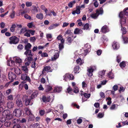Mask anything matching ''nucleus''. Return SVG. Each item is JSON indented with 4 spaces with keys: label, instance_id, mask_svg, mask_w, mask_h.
<instances>
[{
    "label": "nucleus",
    "instance_id": "4be33fe9",
    "mask_svg": "<svg viewBox=\"0 0 128 128\" xmlns=\"http://www.w3.org/2000/svg\"><path fill=\"white\" fill-rule=\"evenodd\" d=\"M59 56V53L58 51H56L55 52V54L54 56V57L52 58V60H56L58 58Z\"/></svg>",
    "mask_w": 128,
    "mask_h": 128
},
{
    "label": "nucleus",
    "instance_id": "ea45409f",
    "mask_svg": "<svg viewBox=\"0 0 128 128\" xmlns=\"http://www.w3.org/2000/svg\"><path fill=\"white\" fill-rule=\"evenodd\" d=\"M79 90L78 87L76 86H74V88L73 92L76 93H78L79 92Z\"/></svg>",
    "mask_w": 128,
    "mask_h": 128
},
{
    "label": "nucleus",
    "instance_id": "6e6d98bb",
    "mask_svg": "<svg viewBox=\"0 0 128 128\" xmlns=\"http://www.w3.org/2000/svg\"><path fill=\"white\" fill-rule=\"evenodd\" d=\"M6 118L5 117L2 116L0 118V122L3 123L5 122Z\"/></svg>",
    "mask_w": 128,
    "mask_h": 128
},
{
    "label": "nucleus",
    "instance_id": "6e6552de",
    "mask_svg": "<svg viewBox=\"0 0 128 128\" xmlns=\"http://www.w3.org/2000/svg\"><path fill=\"white\" fill-rule=\"evenodd\" d=\"M112 46L114 50H117L119 48L120 45L118 42L114 41L112 44Z\"/></svg>",
    "mask_w": 128,
    "mask_h": 128
},
{
    "label": "nucleus",
    "instance_id": "393cba45",
    "mask_svg": "<svg viewBox=\"0 0 128 128\" xmlns=\"http://www.w3.org/2000/svg\"><path fill=\"white\" fill-rule=\"evenodd\" d=\"M80 68L79 66H76L74 68V73L76 74V73H79V70Z\"/></svg>",
    "mask_w": 128,
    "mask_h": 128
},
{
    "label": "nucleus",
    "instance_id": "f704fd0d",
    "mask_svg": "<svg viewBox=\"0 0 128 128\" xmlns=\"http://www.w3.org/2000/svg\"><path fill=\"white\" fill-rule=\"evenodd\" d=\"M25 110H26V114L28 115H31L32 113L28 108H25Z\"/></svg>",
    "mask_w": 128,
    "mask_h": 128
},
{
    "label": "nucleus",
    "instance_id": "774afa93",
    "mask_svg": "<svg viewBox=\"0 0 128 128\" xmlns=\"http://www.w3.org/2000/svg\"><path fill=\"white\" fill-rule=\"evenodd\" d=\"M46 37L48 39H51L52 38V35L51 34H47Z\"/></svg>",
    "mask_w": 128,
    "mask_h": 128
},
{
    "label": "nucleus",
    "instance_id": "c85d7f7f",
    "mask_svg": "<svg viewBox=\"0 0 128 128\" xmlns=\"http://www.w3.org/2000/svg\"><path fill=\"white\" fill-rule=\"evenodd\" d=\"M22 70L25 72V73L28 74V69L26 66H22Z\"/></svg>",
    "mask_w": 128,
    "mask_h": 128
},
{
    "label": "nucleus",
    "instance_id": "2eb2a0df",
    "mask_svg": "<svg viewBox=\"0 0 128 128\" xmlns=\"http://www.w3.org/2000/svg\"><path fill=\"white\" fill-rule=\"evenodd\" d=\"M61 43L59 44V48L60 51L61 50L64 48V40H60Z\"/></svg>",
    "mask_w": 128,
    "mask_h": 128
},
{
    "label": "nucleus",
    "instance_id": "7c9ffc66",
    "mask_svg": "<svg viewBox=\"0 0 128 128\" xmlns=\"http://www.w3.org/2000/svg\"><path fill=\"white\" fill-rule=\"evenodd\" d=\"M32 46V45L30 43H28L27 45L25 46V50H30Z\"/></svg>",
    "mask_w": 128,
    "mask_h": 128
},
{
    "label": "nucleus",
    "instance_id": "2f4dec72",
    "mask_svg": "<svg viewBox=\"0 0 128 128\" xmlns=\"http://www.w3.org/2000/svg\"><path fill=\"white\" fill-rule=\"evenodd\" d=\"M3 114H5L6 116L10 114V110H4V111L3 110Z\"/></svg>",
    "mask_w": 128,
    "mask_h": 128
},
{
    "label": "nucleus",
    "instance_id": "bb28decb",
    "mask_svg": "<svg viewBox=\"0 0 128 128\" xmlns=\"http://www.w3.org/2000/svg\"><path fill=\"white\" fill-rule=\"evenodd\" d=\"M96 12L99 14V15L100 14H102L103 12V9L102 8H100L99 9H98L96 11Z\"/></svg>",
    "mask_w": 128,
    "mask_h": 128
},
{
    "label": "nucleus",
    "instance_id": "c03bdc74",
    "mask_svg": "<svg viewBox=\"0 0 128 128\" xmlns=\"http://www.w3.org/2000/svg\"><path fill=\"white\" fill-rule=\"evenodd\" d=\"M116 106H118V105L117 104H113L110 107V108L111 110H114L116 109Z\"/></svg>",
    "mask_w": 128,
    "mask_h": 128
},
{
    "label": "nucleus",
    "instance_id": "e433bc0d",
    "mask_svg": "<svg viewBox=\"0 0 128 128\" xmlns=\"http://www.w3.org/2000/svg\"><path fill=\"white\" fill-rule=\"evenodd\" d=\"M105 71L104 70L102 72H99V76H101V77L103 76L105 74Z\"/></svg>",
    "mask_w": 128,
    "mask_h": 128
},
{
    "label": "nucleus",
    "instance_id": "0e129e2a",
    "mask_svg": "<svg viewBox=\"0 0 128 128\" xmlns=\"http://www.w3.org/2000/svg\"><path fill=\"white\" fill-rule=\"evenodd\" d=\"M13 128H22L21 126L19 124H16L13 126Z\"/></svg>",
    "mask_w": 128,
    "mask_h": 128
},
{
    "label": "nucleus",
    "instance_id": "a18cd8bd",
    "mask_svg": "<svg viewBox=\"0 0 128 128\" xmlns=\"http://www.w3.org/2000/svg\"><path fill=\"white\" fill-rule=\"evenodd\" d=\"M27 30L25 28H22L20 30V33L21 34H24L26 32Z\"/></svg>",
    "mask_w": 128,
    "mask_h": 128
},
{
    "label": "nucleus",
    "instance_id": "7ed1b4c3",
    "mask_svg": "<svg viewBox=\"0 0 128 128\" xmlns=\"http://www.w3.org/2000/svg\"><path fill=\"white\" fill-rule=\"evenodd\" d=\"M27 74L25 73L22 74L21 76V80L24 81L22 82V83H26V82L25 81V80L29 82H31V80L29 76L27 75Z\"/></svg>",
    "mask_w": 128,
    "mask_h": 128
},
{
    "label": "nucleus",
    "instance_id": "9b49d317",
    "mask_svg": "<svg viewBox=\"0 0 128 128\" xmlns=\"http://www.w3.org/2000/svg\"><path fill=\"white\" fill-rule=\"evenodd\" d=\"M71 76H72L73 78H71L72 79H74V76L71 74H66L64 76V80L66 81L69 78V77H71Z\"/></svg>",
    "mask_w": 128,
    "mask_h": 128
},
{
    "label": "nucleus",
    "instance_id": "0eeeda50",
    "mask_svg": "<svg viewBox=\"0 0 128 128\" xmlns=\"http://www.w3.org/2000/svg\"><path fill=\"white\" fill-rule=\"evenodd\" d=\"M50 96H43L42 98V100L43 102H44L46 103L47 102H50Z\"/></svg>",
    "mask_w": 128,
    "mask_h": 128
},
{
    "label": "nucleus",
    "instance_id": "f03ea898",
    "mask_svg": "<svg viewBox=\"0 0 128 128\" xmlns=\"http://www.w3.org/2000/svg\"><path fill=\"white\" fill-rule=\"evenodd\" d=\"M22 114L21 109H16L13 112V114L14 116L17 118H19L21 116Z\"/></svg>",
    "mask_w": 128,
    "mask_h": 128
},
{
    "label": "nucleus",
    "instance_id": "9d476101",
    "mask_svg": "<svg viewBox=\"0 0 128 128\" xmlns=\"http://www.w3.org/2000/svg\"><path fill=\"white\" fill-rule=\"evenodd\" d=\"M7 107L9 109H11L13 108L14 104L12 101H9L7 103Z\"/></svg>",
    "mask_w": 128,
    "mask_h": 128
},
{
    "label": "nucleus",
    "instance_id": "052dcab7",
    "mask_svg": "<svg viewBox=\"0 0 128 128\" xmlns=\"http://www.w3.org/2000/svg\"><path fill=\"white\" fill-rule=\"evenodd\" d=\"M15 12L14 11H12V12L11 13L10 15V16L11 18H14L15 16Z\"/></svg>",
    "mask_w": 128,
    "mask_h": 128
},
{
    "label": "nucleus",
    "instance_id": "4c0bfd02",
    "mask_svg": "<svg viewBox=\"0 0 128 128\" xmlns=\"http://www.w3.org/2000/svg\"><path fill=\"white\" fill-rule=\"evenodd\" d=\"M37 94L36 92H34L32 94H31L30 96L31 98V99H32L34 98L37 96Z\"/></svg>",
    "mask_w": 128,
    "mask_h": 128
},
{
    "label": "nucleus",
    "instance_id": "c756f323",
    "mask_svg": "<svg viewBox=\"0 0 128 128\" xmlns=\"http://www.w3.org/2000/svg\"><path fill=\"white\" fill-rule=\"evenodd\" d=\"M108 76L110 79H112L114 78L113 74L111 72H110L108 74Z\"/></svg>",
    "mask_w": 128,
    "mask_h": 128
},
{
    "label": "nucleus",
    "instance_id": "de8ad7c7",
    "mask_svg": "<svg viewBox=\"0 0 128 128\" xmlns=\"http://www.w3.org/2000/svg\"><path fill=\"white\" fill-rule=\"evenodd\" d=\"M83 95L84 97L88 98H89L90 96V94H87L86 93H84L83 94Z\"/></svg>",
    "mask_w": 128,
    "mask_h": 128
},
{
    "label": "nucleus",
    "instance_id": "f257e3e1",
    "mask_svg": "<svg viewBox=\"0 0 128 128\" xmlns=\"http://www.w3.org/2000/svg\"><path fill=\"white\" fill-rule=\"evenodd\" d=\"M124 15H123V12H120L119 14V16L120 18V22L121 26L122 27L121 30L123 34H125L126 32V28L124 27L122 28V26L125 24L126 22V17H124Z\"/></svg>",
    "mask_w": 128,
    "mask_h": 128
},
{
    "label": "nucleus",
    "instance_id": "f3484780",
    "mask_svg": "<svg viewBox=\"0 0 128 128\" xmlns=\"http://www.w3.org/2000/svg\"><path fill=\"white\" fill-rule=\"evenodd\" d=\"M62 88L61 87H56L54 88V91L57 92H60L62 90Z\"/></svg>",
    "mask_w": 128,
    "mask_h": 128
},
{
    "label": "nucleus",
    "instance_id": "680f3d73",
    "mask_svg": "<svg viewBox=\"0 0 128 128\" xmlns=\"http://www.w3.org/2000/svg\"><path fill=\"white\" fill-rule=\"evenodd\" d=\"M89 27V25L88 24H86L84 26V30L88 29Z\"/></svg>",
    "mask_w": 128,
    "mask_h": 128
},
{
    "label": "nucleus",
    "instance_id": "3c124183",
    "mask_svg": "<svg viewBox=\"0 0 128 128\" xmlns=\"http://www.w3.org/2000/svg\"><path fill=\"white\" fill-rule=\"evenodd\" d=\"M40 116H43L45 114V111L44 110H40L39 112Z\"/></svg>",
    "mask_w": 128,
    "mask_h": 128
},
{
    "label": "nucleus",
    "instance_id": "72a5a7b5",
    "mask_svg": "<svg viewBox=\"0 0 128 128\" xmlns=\"http://www.w3.org/2000/svg\"><path fill=\"white\" fill-rule=\"evenodd\" d=\"M16 26V25L15 24L12 25L10 29V31L12 32H14V29Z\"/></svg>",
    "mask_w": 128,
    "mask_h": 128
},
{
    "label": "nucleus",
    "instance_id": "58836bf2",
    "mask_svg": "<svg viewBox=\"0 0 128 128\" xmlns=\"http://www.w3.org/2000/svg\"><path fill=\"white\" fill-rule=\"evenodd\" d=\"M67 92L68 93L70 94H71L73 90L70 86H69L68 87L67 89Z\"/></svg>",
    "mask_w": 128,
    "mask_h": 128
},
{
    "label": "nucleus",
    "instance_id": "473e14b6",
    "mask_svg": "<svg viewBox=\"0 0 128 128\" xmlns=\"http://www.w3.org/2000/svg\"><path fill=\"white\" fill-rule=\"evenodd\" d=\"M76 1L75 0L71 1L68 4V6L70 8H72V7L73 5H74Z\"/></svg>",
    "mask_w": 128,
    "mask_h": 128
},
{
    "label": "nucleus",
    "instance_id": "ddd939ff",
    "mask_svg": "<svg viewBox=\"0 0 128 128\" xmlns=\"http://www.w3.org/2000/svg\"><path fill=\"white\" fill-rule=\"evenodd\" d=\"M8 77L9 79L12 80L10 82H12L13 80L16 78V76L15 74L11 73V74H9Z\"/></svg>",
    "mask_w": 128,
    "mask_h": 128
},
{
    "label": "nucleus",
    "instance_id": "c9c22d12",
    "mask_svg": "<svg viewBox=\"0 0 128 128\" xmlns=\"http://www.w3.org/2000/svg\"><path fill=\"white\" fill-rule=\"evenodd\" d=\"M15 61L17 63L20 64L22 62V60L21 59L18 58H16Z\"/></svg>",
    "mask_w": 128,
    "mask_h": 128
},
{
    "label": "nucleus",
    "instance_id": "b1692460",
    "mask_svg": "<svg viewBox=\"0 0 128 128\" xmlns=\"http://www.w3.org/2000/svg\"><path fill=\"white\" fill-rule=\"evenodd\" d=\"M99 15V14L96 12L95 13H92L90 14V16L94 19H96Z\"/></svg>",
    "mask_w": 128,
    "mask_h": 128
},
{
    "label": "nucleus",
    "instance_id": "a211bd4d",
    "mask_svg": "<svg viewBox=\"0 0 128 128\" xmlns=\"http://www.w3.org/2000/svg\"><path fill=\"white\" fill-rule=\"evenodd\" d=\"M36 18L40 20H42L44 18V16L42 13H39L37 14L36 16Z\"/></svg>",
    "mask_w": 128,
    "mask_h": 128
},
{
    "label": "nucleus",
    "instance_id": "603ef678",
    "mask_svg": "<svg viewBox=\"0 0 128 128\" xmlns=\"http://www.w3.org/2000/svg\"><path fill=\"white\" fill-rule=\"evenodd\" d=\"M10 40H18V39L16 36H12L9 38Z\"/></svg>",
    "mask_w": 128,
    "mask_h": 128
},
{
    "label": "nucleus",
    "instance_id": "6ab92c4d",
    "mask_svg": "<svg viewBox=\"0 0 128 128\" xmlns=\"http://www.w3.org/2000/svg\"><path fill=\"white\" fill-rule=\"evenodd\" d=\"M14 116L12 114H10L6 116V119L8 120H12Z\"/></svg>",
    "mask_w": 128,
    "mask_h": 128
},
{
    "label": "nucleus",
    "instance_id": "49530a36",
    "mask_svg": "<svg viewBox=\"0 0 128 128\" xmlns=\"http://www.w3.org/2000/svg\"><path fill=\"white\" fill-rule=\"evenodd\" d=\"M34 10L36 12H39L40 11V9L38 7L34 6Z\"/></svg>",
    "mask_w": 128,
    "mask_h": 128
},
{
    "label": "nucleus",
    "instance_id": "5701e85b",
    "mask_svg": "<svg viewBox=\"0 0 128 128\" xmlns=\"http://www.w3.org/2000/svg\"><path fill=\"white\" fill-rule=\"evenodd\" d=\"M26 51L24 52V54L26 55H28L31 56H32V50H26Z\"/></svg>",
    "mask_w": 128,
    "mask_h": 128
},
{
    "label": "nucleus",
    "instance_id": "aec40b11",
    "mask_svg": "<svg viewBox=\"0 0 128 128\" xmlns=\"http://www.w3.org/2000/svg\"><path fill=\"white\" fill-rule=\"evenodd\" d=\"M88 70V72L87 74L88 76H92L93 75L92 72H93L94 70L92 68H89Z\"/></svg>",
    "mask_w": 128,
    "mask_h": 128
},
{
    "label": "nucleus",
    "instance_id": "a878e982",
    "mask_svg": "<svg viewBox=\"0 0 128 128\" xmlns=\"http://www.w3.org/2000/svg\"><path fill=\"white\" fill-rule=\"evenodd\" d=\"M76 61L77 63L80 65H81L84 63L80 58H79L76 60Z\"/></svg>",
    "mask_w": 128,
    "mask_h": 128
},
{
    "label": "nucleus",
    "instance_id": "412c9836",
    "mask_svg": "<svg viewBox=\"0 0 128 128\" xmlns=\"http://www.w3.org/2000/svg\"><path fill=\"white\" fill-rule=\"evenodd\" d=\"M4 126L7 127H12V123L10 122H6L4 123Z\"/></svg>",
    "mask_w": 128,
    "mask_h": 128
},
{
    "label": "nucleus",
    "instance_id": "79ce46f5",
    "mask_svg": "<svg viewBox=\"0 0 128 128\" xmlns=\"http://www.w3.org/2000/svg\"><path fill=\"white\" fill-rule=\"evenodd\" d=\"M126 64L124 61H123L120 64V66L121 68H124L126 66Z\"/></svg>",
    "mask_w": 128,
    "mask_h": 128
},
{
    "label": "nucleus",
    "instance_id": "8fccbe9b",
    "mask_svg": "<svg viewBox=\"0 0 128 128\" xmlns=\"http://www.w3.org/2000/svg\"><path fill=\"white\" fill-rule=\"evenodd\" d=\"M19 40H10L9 43L10 44H16L18 43Z\"/></svg>",
    "mask_w": 128,
    "mask_h": 128
},
{
    "label": "nucleus",
    "instance_id": "423d86ee",
    "mask_svg": "<svg viewBox=\"0 0 128 128\" xmlns=\"http://www.w3.org/2000/svg\"><path fill=\"white\" fill-rule=\"evenodd\" d=\"M5 100L2 93L0 92V106L5 104Z\"/></svg>",
    "mask_w": 128,
    "mask_h": 128
},
{
    "label": "nucleus",
    "instance_id": "5fc2aeb1",
    "mask_svg": "<svg viewBox=\"0 0 128 128\" xmlns=\"http://www.w3.org/2000/svg\"><path fill=\"white\" fill-rule=\"evenodd\" d=\"M121 59V57L119 55H118L116 57V61L118 63L120 61Z\"/></svg>",
    "mask_w": 128,
    "mask_h": 128
},
{
    "label": "nucleus",
    "instance_id": "09e8293b",
    "mask_svg": "<svg viewBox=\"0 0 128 128\" xmlns=\"http://www.w3.org/2000/svg\"><path fill=\"white\" fill-rule=\"evenodd\" d=\"M14 98L13 96L12 95H10L8 96L7 97V100H10V101H12L13 100Z\"/></svg>",
    "mask_w": 128,
    "mask_h": 128
},
{
    "label": "nucleus",
    "instance_id": "f8f14e48",
    "mask_svg": "<svg viewBox=\"0 0 128 128\" xmlns=\"http://www.w3.org/2000/svg\"><path fill=\"white\" fill-rule=\"evenodd\" d=\"M16 104L19 107H22V101L20 98H18L16 100Z\"/></svg>",
    "mask_w": 128,
    "mask_h": 128
},
{
    "label": "nucleus",
    "instance_id": "bf43d9fd",
    "mask_svg": "<svg viewBox=\"0 0 128 128\" xmlns=\"http://www.w3.org/2000/svg\"><path fill=\"white\" fill-rule=\"evenodd\" d=\"M58 40H63L62 36L61 34L59 35L57 37Z\"/></svg>",
    "mask_w": 128,
    "mask_h": 128
},
{
    "label": "nucleus",
    "instance_id": "cd10ccee",
    "mask_svg": "<svg viewBox=\"0 0 128 128\" xmlns=\"http://www.w3.org/2000/svg\"><path fill=\"white\" fill-rule=\"evenodd\" d=\"M80 13V9L78 8H77L76 10L73 11L72 12V14H73L74 15L75 14H79Z\"/></svg>",
    "mask_w": 128,
    "mask_h": 128
},
{
    "label": "nucleus",
    "instance_id": "20e7f679",
    "mask_svg": "<svg viewBox=\"0 0 128 128\" xmlns=\"http://www.w3.org/2000/svg\"><path fill=\"white\" fill-rule=\"evenodd\" d=\"M28 96L26 95H24L22 98L23 100H24V99H25V105L27 106L28 105H32V103L30 102L31 99L28 98Z\"/></svg>",
    "mask_w": 128,
    "mask_h": 128
},
{
    "label": "nucleus",
    "instance_id": "69168bd1",
    "mask_svg": "<svg viewBox=\"0 0 128 128\" xmlns=\"http://www.w3.org/2000/svg\"><path fill=\"white\" fill-rule=\"evenodd\" d=\"M90 50L85 49V50H84V54L85 55H86L88 53L90 52Z\"/></svg>",
    "mask_w": 128,
    "mask_h": 128
},
{
    "label": "nucleus",
    "instance_id": "37998d69",
    "mask_svg": "<svg viewBox=\"0 0 128 128\" xmlns=\"http://www.w3.org/2000/svg\"><path fill=\"white\" fill-rule=\"evenodd\" d=\"M84 48L90 50L91 47L89 44L88 43L86 44L84 46Z\"/></svg>",
    "mask_w": 128,
    "mask_h": 128
},
{
    "label": "nucleus",
    "instance_id": "39448f33",
    "mask_svg": "<svg viewBox=\"0 0 128 128\" xmlns=\"http://www.w3.org/2000/svg\"><path fill=\"white\" fill-rule=\"evenodd\" d=\"M52 71V70L51 69V67L49 66H46L44 67L42 71V74H44L46 72L47 73L51 72Z\"/></svg>",
    "mask_w": 128,
    "mask_h": 128
},
{
    "label": "nucleus",
    "instance_id": "13d9d810",
    "mask_svg": "<svg viewBox=\"0 0 128 128\" xmlns=\"http://www.w3.org/2000/svg\"><path fill=\"white\" fill-rule=\"evenodd\" d=\"M125 14L126 16H128V8H125L124 10Z\"/></svg>",
    "mask_w": 128,
    "mask_h": 128
},
{
    "label": "nucleus",
    "instance_id": "864d4df0",
    "mask_svg": "<svg viewBox=\"0 0 128 128\" xmlns=\"http://www.w3.org/2000/svg\"><path fill=\"white\" fill-rule=\"evenodd\" d=\"M29 31V30H27L26 32V33L24 34V36L27 37H30V35Z\"/></svg>",
    "mask_w": 128,
    "mask_h": 128
},
{
    "label": "nucleus",
    "instance_id": "4d7b16f0",
    "mask_svg": "<svg viewBox=\"0 0 128 128\" xmlns=\"http://www.w3.org/2000/svg\"><path fill=\"white\" fill-rule=\"evenodd\" d=\"M27 26L30 28H32L33 26V22H31L28 23L27 24Z\"/></svg>",
    "mask_w": 128,
    "mask_h": 128
},
{
    "label": "nucleus",
    "instance_id": "1a4fd4ad",
    "mask_svg": "<svg viewBox=\"0 0 128 128\" xmlns=\"http://www.w3.org/2000/svg\"><path fill=\"white\" fill-rule=\"evenodd\" d=\"M109 30L107 26L104 25L103 26L101 29V31L103 33H106L109 31Z\"/></svg>",
    "mask_w": 128,
    "mask_h": 128
},
{
    "label": "nucleus",
    "instance_id": "4468645a",
    "mask_svg": "<svg viewBox=\"0 0 128 128\" xmlns=\"http://www.w3.org/2000/svg\"><path fill=\"white\" fill-rule=\"evenodd\" d=\"M45 92H49L52 89L51 86L46 85V86Z\"/></svg>",
    "mask_w": 128,
    "mask_h": 128
},
{
    "label": "nucleus",
    "instance_id": "dca6fc26",
    "mask_svg": "<svg viewBox=\"0 0 128 128\" xmlns=\"http://www.w3.org/2000/svg\"><path fill=\"white\" fill-rule=\"evenodd\" d=\"M82 32V30L81 29H79L78 28H76L74 32V34H81Z\"/></svg>",
    "mask_w": 128,
    "mask_h": 128
},
{
    "label": "nucleus",
    "instance_id": "338daca9",
    "mask_svg": "<svg viewBox=\"0 0 128 128\" xmlns=\"http://www.w3.org/2000/svg\"><path fill=\"white\" fill-rule=\"evenodd\" d=\"M32 4V2H26V5L27 7L30 6Z\"/></svg>",
    "mask_w": 128,
    "mask_h": 128
},
{
    "label": "nucleus",
    "instance_id": "e2e57ef3",
    "mask_svg": "<svg viewBox=\"0 0 128 128\" xmlns=\"http://www.w3.org/2000/svg\"><path fill=\"white\" fill-rule=\"evenodd\" d=\"M24 17L26 18L27 19L29 20H30L31 19V16L27 14H25L24 15Z\"/></svg>",
    "mask_w": 128,
    "mask_h": 128
},
{
    "label": "nucleus",
    "instance_id": "a19ab883",
    "mask_svg": "<svg viewBox=\"0 0 128 128\" xmlns=\"http://www.w3.org/2000/svg\"><path fill=\"white\" fill-rule=\"evenodd\" d=\"M94 2L93 3V4L94 6L96 8L98 6L99 3L98 2L97 0H93Z\"/></svg>",
    "mask_w": 128,
    "mask_h": 128
}]
</instances>
